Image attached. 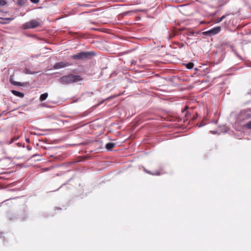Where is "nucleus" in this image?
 I'll use <instances>...</instances> for the list:
<instances>
[{"label": "nucleus", "mask_w": 251, "mask_h": 251, "mask_svg": "<svg viewBox=\"0 0 251 251\" xmlns=\"http://www.w3.org/2000/svg\"><path fill=\"white\" fill-rule=\"evenodd\" d=\"M82 80L80 75L70 74L63 76L59 78L60 83L67 85L72 83L77 82Z\"/></svg>", "instance_id": "1"}, {"label": "nucleus", "mask_w": 251, "mask_h": 251, "mask_svg": "<svg viewBox=\"0 0 251 251\" xmlns=\"http://www.w3.org/2000/svg\"><path fill=\"white\" fill-rule=\"evenodd\" d=\"M94 54L93 52L82 51L71 56V58L75 60H84L88 58L91 55Z\"/></svg>", "instance_id": "2"}, {"label": "nucleus", "mask_w": 251, "mask_h": 251, "mask_svg": "<svg viewBox=\"0 0 251 251\" xmlns=\"http://www.w3.org/2000/svg\"><path fill=\"white\" fill-rule=\"evenodd\" d=\"M40 25V23L35 19H33L29 22H26L22 25V27L24 29L30 28H34Z\"/></svg>", "instance_id": "3"}, {"label": "nucleus", "mask_w": 251, "mask_h": 251, "mask_svg": "<svg viewBox=\"0 0 251 251\" xmlns=\"http://www.w3.org/2000/svg\"><path fill=\"white\" fill-rule=\"evenodd\" d=\"M251 118V113L249 110L241 111L239 115L238 118L241 121L245 120Z\"/></svg>", "instance_id": "4"}, {"label": "nucleus", "mask_w": 251, "mask_h": 251, "mask_svg": "<svg viewBox=\"0 0 251 251\" xmlns=\"http://www.w3.org/2000/svg\"><path fill=\"white\" fill-rule=\"evenodd\" d=\"M71 64L67 62H59L55 63L53 66L54 69H59L70 66Z\"/></svg>", "instance_id": "5"}, {"label": "nucleus", "mask_w": 251, "mask_h": 251, "mask_svg": "<svg viewBox=\"0 0 251 251\" xmlns=\"http://www.w3.org/2000/svg\"><path fill=\"white\" fill-rule=\"evenodd\" d=\"M221 30V27L220 26H216L215 27L211 29L208 30L204 32L206 34H210V35H215L217 33H218Z\"/></svg>", "instance_id": "6"}, {"label": "nucleus", "mask_w": 251, "mask_h": 251, "mask_svg": "<svg viewBox=\"0 0 251 251\" xmlns=\"http://www.w3.org/2000/svg\"><path fill=\"white\" fill-rule=\"evenodd\" d=\"M11 92L13 94H14L15 96L20 97V98H23L24 97V94L23 93H21L20 92L16 91V90H12Z\"/></svg>", "instance_id": "7"}, {"label": "nucleus", "mask_w": 251, "mask_h": 251, "mask_svg": "<svg viewBox=\"0 0 251 251\" xmlns=\"http://www.w3.org/2000/svg\"><path fill=\"white\" fill-rule=\"evenodd\" d=\"M115 146V144L114 143H108L105 145V148L107 150H112Z\"/></svg>", "instance_id": "8"}, {"label": "nucleus", "mask_w": 251, "mask_h": 251, "mask_svg": "<svg viewBox=\"0 0 251 251\" xmlns=\"http://www.w3.org/2000/svg\"><path fill=\"white\" fill-rule=\"evenodd\" d=\"M48 97V93H45L44 94H42L40 95L39 98V100L40 101H43L46 100V99Z\"/></svg>", "instance_id": "9"}, {"label": "nucleus", "mask_w": 251, "mask_h": 251, "mask_svg": "<svg viewBox=\"0 0 251 251\" xmlns=\"http://www.w3.org/2000/svg\"><path fill=\"white\" fill-rule=\"evenodd\" d=\"M188 108V106H185V108L181 111L182 114L185 117H187L188 114V111L186 110Z\"/></svg>", "instance_id": "10"}, {"label": "nucleus", "mask_w": 251, "mask_h": 251, "mask_svg": "<svg viewBox=\"0 0 251 251\" xmlns=\"http://www.w3.org/2000/svg\"><path fill=\"white\" fill-rule=\"evenodd\" d=\"M10 82L12 84H13V85H16V86H22L24 85L21 82H20L12 81L11 80H10Z\"/></svg>", "instance_id": "11"}, {"label": "nucleus", "mask_w": 251, "mask_h": 251, "mask_svg": "<svg viewBox=\"0 0 251 251\" xmlns=\"http://www.w3.org/2000/svg\"><path fill=\"white\" fill-rule=\"evenodd\" d=\"M186 67L187 69H191L194 67V64L192 62H190L186 64Z\"/></svg>", "instance_id": "12"}, {"label": "nucleus", "mask_w": 251, "mask_h": 251, "mask_svg": "<svg viewBox=\"0 0 251 251\" xmlns=\"http://www.w3.org/2000/svg\"><path fill=\"white\" fill-rule=\"evenodd\" d=\"M147 172L149 174H151V175H156V176H159L161 173L159 171H157L155 173H151V171H147Z\"/></svg>", "instance_id": "13"}, {"label": "nucleus", "mask_w": 251, "mask_h": 251, "mask_svg": "<svg viewBox=\"0 0 251 251\" xmlns=\"http://www.w3.org/2000/svg\"><path fill=\"white\" fill-rule=\"evenodd\" d=\"M246 127L249 129H251V121L249 122L246 125Z\"/></svg>", "instance_id": "14"}, {"label": "nucleus", "mask_w": 251, "mask_h": 251, "mask_svg": "<svg viewBox=\"0 0 251 251\" xmlns=\"http://www.w3.org/2000/svg\"><path fill=\"white\" fill-rule=\"evenodd\" d=\"M229 14H225L223 16H222L221 18H220V20H222L223 21L224 19H225L227 16L229 15Z\"/></svg>", "instance_id": "15"}, {"label": "nucleus", "mask_w": 251, "mask_h": 251, "mask_svg": "<svg viewBox=\"0 0 251 251\" xmlns=\"http://www.w3.org/2000/svg\"><path fill=\"white\" fill-rule=\"evenodd\" d=\"M32 2L34 3H37L39 2L40 0H30Z\"/></svg>", "instance_id": "16"}, {"label": "nucleus", "mask_w": 251, "mask_h": 251, "mask_svg": "<svg viewBox=\"0 0 251 251\" xmlns=\"http://www.w3.org/2000/svg\"><path fill=\"white\" fill-rule=\"evenodd\" d=\"M5 3V1L3 0H0V4L1 5H4Z\"/></svg>", "instance_id": "17"}, {"label": "nucleus", "mask_w": 251, "mask_h": 251, "mask_svg": "<svg viewBox=\"0 0 251 251\" xmlns=\"http://www.w3.org/2000/svg\"><path fill=\"white\" fill-rule=\"evenodd\" d=\"M18 4H19V5H23V3H22V0H19L18 1Z\"/></svg>", "instance_id": "18"}, {"label": "nucleus", "mask_w": 251, "mask_h": 251, "mask_svg": "<svg viewBox=\"0 0 251 251\" xmlns=\"http://www.w3.org/2000/svg\"><path fill=\"white\" fill-rule=\"evenodd\" d=\"M5 20L11 21L13 20V18H8L5 19Z\"/></svg>", "instance_id": "19"}, {"label": "nucleus", "mask_w": 251, "mask_h": 251, "mask_svg": "<svg viewBox=\"0 0 251 251\" xmlns=\"http://www.w3.org/2000/svg\"><path fill=\"white\" fill-rule=\"evenodd\" d=\"M235 53L238 57L241 59V57L237 52H235Z\"/></svg>", "instance_id": "20"}, {"label": "nucleus", "mask_w": 251, "mask_h": 251, "mask_svg": "<svg viewBox=\"0 0 251 251\" xmlns=\"http://www.w3.org/2000/svg\"><path fill=\"white\" fill-rule=\"evenodd\" d=\"M221 21H222V20H220V18H219V19H218V20H216V22L217 23H219V22H221Z\"/></svg>", "instance_id": "21"}]
</instances>
